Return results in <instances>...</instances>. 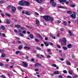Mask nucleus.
<instances>
[{
  "label": "nucleus",
  "instance_id": "obj_54",
  "mask_svg": "<svg viewBox=\"0 0 78 78\" xmlns=\"http://www.w3.org/2000/svg\"><path fill=\"white\" fill-rule=\"evenodd\" d=\"M49 44L50 45H53V43L52 42H50L49 43Z\"/></svg>",
  "mask_w": 78,
  "mask_h": 78
},
{
  "label": "nucleus",
  "instance_id": "obj_63",
  "mask_svg": "<svg viewBox=\"0 0 78 78\" xmlns=\"http://www.w3.org/2000/svg\"><path fill=\"white\" fill-rule=\"evenodd\" d=\"M2 35L3 36H4V37H5V34H2Z\"/></svg>",
  "mask_w": 78,
  "mask_h": 78
},
{
  "label": "nucleus",
  "instance_id": "obj_42",
  "mask_svg": "<svg viewBox=\"0 0 78 78\" xmlns=\"http://www.w3.org/2000/svg\"><path fill=\"white\" fill-rule=\"evenodd\" d=\"M1 77L3 78H6V77H5V76L4 75H2L1 76Z\"/></svg>",
  "mask_w": 78,
  "mask_h": 78
},
{
  "label": "nucleus",
  "instance_id": "obj_17",
  "mask_svg": "<svg viewBox=\"0 0 78 78\" xmlns=\"http://www.w3.org/2000/svg\"><path fill=\"white\" fill-rule=\"evenodd\" d=\"M62 42H67V40L66 38H63L62 40Z\"/></svg>",
  "mask_w": 78,
  "mask_h": 78
},
{
  "label": "nucleus",
  "instance_id": "obj_3",
  "mask_svg": "<svg viewBox=\"0 0 78 78\" xmlns=\"http://www.w3.org/2000/svg\"><path fill=\"white\" fill-rule=\"evenodd\" d=\"M22 64L23 65V66L24 67H28V63H27L26 62H22Z\"/></svg>",
  "mask_w": 78,
  "mask_h": 78
},
{
  "label": "nucleus",
  "instance_id": "obj_52",
  "mask_svg": "<svg viewBox=\"0 0 78 78\" xmlns=\"http://www.w3.org/2000/svg\"><path fill=\"white\" fill-rule=\"evenodd\" d=\"M36 56H37V57H38V58H40V55L38 54H37L36 55Z\"/></svg>",
  "mask_w": 78,
  "mask_h": 78
},
{
  "label": "nucleus",
  "instance_id": "obj_23",
  "mask_svg": "<svg viewBox=\"0 0 78 78\" xmlns=\"http://www.w3.org/2000/svg\"><path fill=\"white\" fill-rule=\"evenodd\" d=\"M24 49H27V50H30V48L25 46L24 47Z\"/></svg>",
  "mask_w": 78,
  "mask_h": 78
},
{
  "label": "nucleus",
  "instance_id": "obj_25",
  "mask_svg": "<svg viewBox=\"0 0 78 78\" xmlns=\"http://www.w3.org/2000/svg\"><path fill=\"white\" fill-rule=\"evenodd\" d=\"M42 2V0H38L37 2L38 3H41Z\"/></svg>",
  "mask_w": 78,
  "mask_h": 78
},
{
  "label": "nucleus",
  "instance_id": "obj_64",
  "mask_svg": "<svg viewBox=\"0 0 78 78\" xmlns=\"http://www.w3.org/2000/svg\"><path fill=\"white\" fill-rule=\"evenodd\" d=\"M1 16L2 17H3L4 16V14L3 13H1Z\"/></svg>",
  "mask_w": 78,
  "mask_h": 78
},
{
  "label": "nucleus",
  "instance_id": "obj_9",
  "mask_svg": "<svg viewBox=\"0 0 78 78\" xmlns=\"http://www.w3.org/2000/svg\"><path fill=\"white\" fill-rule=\"evenodd\" d=\"M67 47L68 48H72V44H69L67 45Z\"/></svg>",
  "mask_w": 78,
  "mask_h": 78
},
{
  "label": "nucleus",
  "instance_id": "obj_2",
  "mask_svg": "<svg viewBox=\"0 0 78 78\" xmlns=\"http://www.w3.org/2000/svg\"><path fill=\"white\" fill-rule=\"evenodd\" d=\"M25 4V1L21 0L19 2V5L20 6H23Z\"/></svg>",
  "mask_w": 78,
  "mask_h": 78
},
{
  "label": "nucleus",
  "instance_id": "obj_10",
  "mask_svg": "<svg viewBox=\"0 0 78 78\" xmlns=\"http://www.w3.org/2000/svg\"><path fill=\"white\" fill-rule=\"evenodd\" d=\"M66 64H67V65H69V66H70V65H71L70 62V61H69L68 60L66 61Z\"/></svg>",
  "mask_w": 78,
  "mask_h": 78
},
{
  "label": "nucleus",
  "instance_id": "obj_48",
  "mask_svg": "<svg viewBox=\"0 0 78 78\" xmlns=\"http://www.w3.org/2000/svg\"><path fill=\"white\" fill-rule=\"evenodd\" d=\"M47 57L48 58H51V56L49 55H47Z\"/></svg>",
  "mask_w": 78,
  "mask_h": 78
},
{
  "label": "nucleus",
  "instance_id": "obj_62",
  "mask_svg": "<svg viewBox=\"0 0 78 78\" xmlns=\"http://www.w3.org/2000/svg\"><path fill=\"white\" fill-rule=\"evenodd\" d=\"M35 14H36V15H37V16H38L39 15V14L38 13H37V12H35Z\"/></svg>",
  "mask_w": 78,
  "mask_h": 78
},
{
  "label": "nucleus",
  "instance_id": "obj_20",
  "mask_svg": "<svg viewBox=\"0 0 78 78\" xmlns=\"http://www.w3.org/2000/svg\"><path fill=\"white\" fill-rule=\"evenodd\" d=\"M61 44L62 45H63V46L66 45V42H64L63 43H61Z\"/></svg>",
  "mask_w": 78,
  "mask_h": 78
},
{
  "label": "nucleus",
  "instance_id": "obj_21",
  "mask_svg": "<svg viewBox=\"0 0 78 78\" xmlns=\"http://www.w3.org/2000/svg\"><path fill=\"white\" fill-rule=\"evenodd\" d=\"M56 3L55 2H54V3L52 4V6L54 7H55V6H56Z\"/></svg>",
  "mask_w": 78,
  "mask_h": 78
},
{
  "label": "nucleus",
  "instance_id": "obj_43",
  "mask_svg": "<svg viewBox=\"0 0 78 78\" xmlns=\"http://www.w3.org/2000/svg\"><path fill=\"white\" fill-rule=\"evenodd\" d=\"M35 41L36 42H39V40L36 38L35 39Z\"/></svg>",
  "mask_w": 78,
  "mask_h": 78
},
{
  "label": "nucleus",
  "instance_id": "obj_33",
  "mask_svg": "<svg viewBox=\"0 0 78 78\" xmlns=\"http://www.w3.org/2000/svg\"><path fill=\"white\" fill-rule=\"evenodd\" d=\"M52 66V67H56V66H57L56 64H53L52 65H51Z\"/></svg>",
  "mask_w": 78,
  "mask_h": 78
},
{
  "label": "nucleus",
  "instance_id": "obj_37",
  "mask_svg": "<svg viewBox=\"0 0 78 78\" xmlns=\"http://www.w3.org/2000/svg\"><path fill=\"white\" fill-rule=\"evenodd\" d=\"M10 23V22L9 21V20H7V24H9Z\"/></svg>",
  "mask_w": 78,
  "mask_h": 78
},
{
  "label": "nucleus",
  "instance_id": "obj_41",
  "mask_svg": "<svg viewBox=\"0 0 78 78\" xmlns=\"http://www.w3.org/2000/svg\"><path fill=\"white\" fill-rule=\"evenodd\" d=\"M67 12L68 14H72V12L71 11H67Z\"/></svg>",
  "mask_w": 78,
  "mask_h": 78
},
{
  "label": "nucleus",
  "instance_id": "obj_53",
  "mask_svg": "<svg viewBox=\"0 0 78 78\" xmlns=\"http://www.w3.org/2000/svg\"><path fill=\"white\" fill-rule=\"evenodd\" d=\"M60 30L61 31H64V29L63 28H61Z\"/></svg>",
  "mask_w": 78,
  "mask_h": 78
},
{
  "label": "nucleus",
  "instance_id": "obj_51",
  "mask_svg": "<svg viewBox=\"0 0 78 78\" xmlns=\"http://www.w3.org/2000/svg\"><path fill=\"white\" fill-rule=\"evenodd\" d=\"M58 77L59 78H62V76L59 75V76H58Z\"/></svg>",
  "mask_w": 78,
  "mask_h": 78
},
{
  "label": "nucleus",
  "instance_id": "obj_34",
  "mask_svg": "<svg viewBox=\"0 0 78 78\" xmlns=\"http://www.w3.org/2000/svg\"><path fill=\"white\" fill-rule=\"evenodd\" d=\"M5 15L8 17H11V15H9L8 13H5Z\"/></svg>",
  "mask_w": 78,
  "mask_h": 78
},
{
  "label": "nucleus",
  "instance_id": "obj_15",
  "mask_svg": "<svg viewBox=\"0 0 78 78\" xmlns=\"http://www.w3.org/2000/svg\"><path fill=\"white\" fill-rule=\"evenodd\" d=\"M50 36H51V37L52 39H56V37H55L53 36V35H52V34H50Z\"/></svg>",
  "mask_w": 78,
  "mask_h": 78
},
{
  "label": "nucleus",
  "instance_id": "obj_40",
  "mask_svg": "<svg viewBox=\"0 0 78 78\" xmlns=\"http://www.w3.org/2000/svg\"><path fill=\"white\" fill-rule=\"evenodd\" d=\"M20 36H21V37H22L23 36V34L22 33H20Z\"/></svg>",
  "mask_w": 78,
  "mask_h": 78
},
{
  "label": "nucleus",
  "instance_id": "obj_22",
  "mask_svg": "<svg viewBox=\"0 0 78 78\" xmlns=\"http://www.w3.org/2000/svg\"><path fill=\"white\" fill-rule=\"evenodd\" d=\"M50 20L51 22H53L54 20V19L52 17H50Z\"/></svg>",
  "mask_w": 78,
  "mask_h": 78
},
{
  "label": "nucleus",
  "instance_id": "obj_59",
  "mask_svg": "<svg viewBox=\"0 0 78 78\" xmlns=\"http://www.w3.org/2000/svg\"><path fill=\"white\" fill-rule=\"evenodd\" d=\"M40 10L41 11H42V10H43V8L41 7L40 8Z\"/></svg>",
  "mask_w": 78,
  "mask_h": 78
},
{
  "label": "nucleus",
  "instance_id": "obj_57",
  "mask_svg": "<svg viewBox=\"0 0 78 78\" xmlns=\"http://www.w3.org/2000/svg\"><path fill=\"white\" fill-rule=\"evenodd\" d=\"M3 66V64L0 63V66Z\"/></svg>",
  "mask_w": 78,
  "mask_h": 78
},
{
  "label": "nucleus",
  "instance_id": "obj_45",
  "mask_svg": "<svg viewBox=\"0 0 78 78\" xmlns=\"http://www.w3.org/2000/svg\"><path fill=\"white\" fill-rule=\"evenodd\" d=\"M63 72L64 73H67V71H66V70H64L63 71Z\"/></svg>",
  "mask_w": 78,
  "mask_h": 78
},
{
  "label": "nucleus",
  "instance_id": "obj_61",
  "mask_svg": "<svg viewBox=\"0 0 78 78\" xmlns=\"http://www.w3.org/2000/svg\"><path fill=\"white\" fill-rule=\"evenodd\" d=\"M35 71L36 72H37V71H39V69H35Z\"/></svg>",
  "mask_w": 78,
  "mask_h": 78
},
{
  "label": "nucleus",
  "instance_id": "obj_26",
  "mask_svg": "<svg viewBox=\"0 0 78 78\" xmlns=\"http://www.w3.org/2000/svg\"><path fill=\"white\" fill-rule=\"evenodd\" d=\"M62 48L64 49L65 50H67V48L66 47H65L64 46H63L62 47Z\"/></svg>",
  "mask_w": 78,
  "mask_h": 78
},
{
  "label": "nucleus",
  "instance_id": "obj_39",
  "mask_svg": "<svg viewBox=\"0 0 78 78\" xmlns=\"http://www.w3.org/2000/svg\"><path fill=\"white\" fill-rule=\"evenodd\" d=\"M18 9L19 10H21V9H23V7H18Z\"/></svg>",
  "mask_w": 78,
  "mask_h": 78
},
{
  "label": "nucleus",
  "instance_id": "obj_16",
  "mask_svg": "<svg viewBox=\"0 0 78 78\" xmlns=\"http://www.w3.org/2000/svg\"><path fill=\"white\" fill-rule=\"evenodd\" d=\"M68 33H69V35L70 36H74V34H72V32L70 31H69Z\"/></svg>",
  "mask_w": 78,
  "mask_h": 78
},
{
  "label": "nucleus",
  "instance_id": "obj_18",
  "mask_svg": "<svg viewBox=\"0 0 78 78\" xmlns=\"http://www.w3.org/2000/svg\"><path fill=\"white\" fill-rule=\"evenodd\" d=\"M54 73L55 75H58V74H59V72L58 71H56L54 72Z\"/></svg>",
  "mask_w": 78,
  "mask_h": 78
},
{
  "label": "nucleus",
  "instance_id": "obj_44",
  "mask_svg": "<svg viewBox=\"0 0 78 78\" xmlns=\"http://www.w3.org/2000/svg\"><path fill=\"white\" fill-rule=\"evenodd\" d=\"M27 33V31L25 30H23V32H22V33H23V34H25Z\"/></svg>",
  "mask_w": 78,
  "mask_h": 78
},
{
  "label": "nucleus",
  "instance_id": "obj_30",
  "mask_svg": "<svg viewBox=\"0 0 78 78\" xmlns=\"http://www.w3.org/2000/svg\"><path fill=\"white\" fill-rule=\"evenodd\" d=\"M25 14L27 15H30V13L28 12L27 11L26 12H25Z\"/></svg>",
  "mask_w": 78,
  "mask_h": 78
},
{
  "label": "nucleus",
  "instance_id": "obj_1",
  "mask_svg": "<svg viewBox=\"0 0 78 78\" xmlns=\"http://www.w3.org/2000/svg\"><path fill=\"white\" fill-rule=\"evenodd\" d=\"M50 17L48 15L44 16H43V18L47 21H49V20H50Z\"/></svg>",
  "mask_w": 78,
  "mask_h": 78
},
{
  "label": "nucleus",
  "instance_id": "obj_27",
  "mask_svg": "<svg viewBox=\"0 0 78 78\" xmlns=\"http://www.w3.org/2000/svg\"><path fill=\"white\" fill-rule=\"evenodd\" d=\"M66 2V0H60V2H63V3H65Z\"/></svg>",
  "mask_w": 78,
  "mask_h": 78
},
{
  "label": "nucleus",
  "instance_id": "obj_35",
  "mask_svg": "<svg viewBox=\"0 0 78 78\" xmlns=\"http://www.w3.org/2000/svg\"><path fill=\"white\" fill-rule=\"evenodd\" d=\"M71 7H72V8H74V7H75V5L74 4L72 5H70Z\"/></svg>",
  "mask_w": 78,
  "mask_h": 78
},
{
  "label": "nucleus",
  "instance_id": "obj_36",
  "mask_svg": "<svg viewBox=\"0 0 78 78\" xmlns=\"http://www.w3.org/2000/svg\"><path fill=\"white\" fill-rule=\"evenodd\" d=\"M5 3L4 1L2 0L0 1V4H2V3Z\"/></svg>",
  "mask_w": 78,
  "mask_h": 78
},
{
  "label": "nucleus",
  "instance_id": "obj_19",
  "mask_svg": "<svg viewBox=\"0 0 78 78\" xmlns=\"http://www.w3.org/2000/svg\"><path fill=\"white\" fill-rule=\"evenodd\" d=\"M6 56V54H2L1 55V57L2 58H4Z\"/></svg>",
  "mask_w": 78,
  "mask_h": 78
},
{
  "label": "nucleus",
  "instance_id": "obj_13",
  "mask_svg": "<svg viewBox=\"0 0 78 78\" xmlns=\"http://www.w3.org/2000/svg\"><path fill=\"white\" fill-rule=\"evenodd\" d=\"M44 43L45 45H46V46H47V47H48V46L49 45V44H48V43H47V42H46L45 41L44 42Z\"/></svg>",
  "mask_w": 78,
  "mask_h": 78
},
{
  "label": "nucleus",
  "instance_id": "obj_5",
  "mask_svg": "<svg viewBox=\"0 0 78 78\" xmlns=\"http://www.w3.org/2000/svg\"><path fill=\"white\" fill-rule=\"evenodd\" d=\"M35 67H41V66H42V65H41V64L39 63H37L35 64Z\"/></svg>",
  "mask_w": 78,
  "mask_h": 78
},
{
  "label": "nucleus",
  "instance_id": "obj_50",
  "mask_svg": "<svg viewBox=\"0 0 78 78\" xmlns=\"http://www.w3.org/2000/svg\"><path fill=\"white\" fill-rule=\"evenodd\" d=\"M14 32L15 33H17L18 32H17V30H14Z\"/></svg>",
  "mask_w": 78,
  "mask_h": 78
},
{
  "label": "nucleus",
  "instance_id": "obj_46",
  "mask_svg": "<svg viewBox=\"0 0 78 78\" xmlns=\"http://www.w3.org/2000/svg\"><path fill=\"white\" fill-rule=\"evenodd\" d=\"M58 8H62V6H58Z\"/></svg>",
  "mask_w": 78,
  "mask_h": 78
},
{
  "label": "nucleus",
  "instance_id": "obj_11",
  "mask_svg": "<svg viewBox=\"0 0 78 78\" xmlns=\"http://www.w3.org/2000/svg\"><path fill=\"white\" fill-rule=\"evenodd\" d=\"M15 27L16 28H21V26L19 24L16 25H15Z\"/></svg>",
  "mask_w": 78,
  "mask_h": 78
},
{
  "label": "nucleus",
  "instance_id": "obj_29",
  "mask_svg": "<svg viewBox=\"0 0 78 78\" xmlns=\"http://www.w3.org/2000/svg\"><path fill=\"white\" fill-rule=\"evenodd\" d=\"M63 24L65 26H66V25H67V22L66 21H64V22H63Z\"/></svg>",
  "mask_w": 78,
  "mask_h": 78
},
{
  "label": "nucleus",
  "instance_id": "obj_24",
  "mask_svg": "<svg viewBox=\"0 0 78 78\" xmlns=\"http://www.w3.org/2000/svg\"><path fill=\"white\" fill-rule=\"evenodd\" d=\"M1 28L2 30H5V27L3 26H2L1 27Z\"/></svg>",
  "mask_w": 78,
  "mask_h": 78
},
{
  "label": "nucleus",
  "instance_id": "obj_28",
  "mask_svg": "<svg viewBox=\"0 0 78 78\" xmlns=\"http://www.w3.org/2000/svg\"><path fill=\"white\" fill-rule=\"evenodd\" d=\"M54 2V0H51L50 1V3H51V4H52Z\"/></svg>",
  "mask_w": 78,
  "mask_h": 78
},
{
  "label": "nucleus",
  "instance_id": "obj_38",
  "mask_svg": "<svg viewBox=\"0 0 78 78\" xmlns=\"http://www.w3.org/2000/svg\"><path fill=\"white\" fill-rule=\"evenodd\" d=\"M36 48L38 50H41V48L39 47H36Z\"/></svg>",
  "mask_w": 78,
  "mask_h": 78
},
{
  "label": "nucleus",
  "instance_id": "obj_12",
  "mask_svg": "<svg viewBox=\"0 0 78 78\" xmlns=\"http://www.w3.org/2000/svg\"><path fill=\"white\" fill-rule=\"evenodd\" d=\"M38 36H39V38H40L41 39H43V38L39 34H38Z\"/></svg>",
  "mask_w": 78,
  "mask_h": 78
},
{
  "label": "nucleus",
  "instance_id": "obj_56",
  "mask_svg": "<svg viewBox=\"0 0 78 78\" xmlns=\"http://www.w3.org/2000/svg\"><path fill=\"white\" fill-rule=\"evenodd\" d=\"M47 51H48V52H51V51H50V49H47Z\"/></svg>",
  "mask_w": 78,
  "mask_h": 78
},
{
  "label": "nucleus",
  "instance_id": "obj_60",
  "mask_svg": "<svg viewBox=\"0 0 78 78\" xmlns=\"http://www.w3.org/2000/svg\"><path fill=\"white\" fill-rule=\"evenodd\" d=\"M57 47L58 48H61V46L59 45H57Z\"/></svg>",
  "mask_w": 78,
  "mask_h": 78
},
{
  "label": "nucleus",
  "instance_id": "obj_8",
  "mask_svg": "<svg viewBox=\"0 0 78 78\" xmlns=\"http://www.w3.org/2000/svg\"><path fill=\"white\" fill-rule=\"evenodd\" d=\"M71 16L73 19H75V18H76V15H75V14H72L71 15Z\"/></svg>",
  "mask_w": 78,
  "mask_h": 78
},
{
  "label": "nucleus",
  "instance_id": "obj_14",
  "mask_svg": "<svg viewBox=\"0 0 78 78\" xmlns=\"http://www.w3.org/2000/svg\"><path fill=\"white\" fill-rule=\"evenodd\" d=\"M22 47H23V46H22V45H21L19 46V47L18 48L19 49V50H21L22 48Z\"/></svg>",
  "mask_w": 78,
  "mask_h": 78
},
{
  "label": "nucleus",
  "instance_id": "obj_7",
  "mask_svg": "<svg viewBox=\"0 0 78 78\" xmlns=\"http://www.w3.org/2000/svg\"><path fill=\"white\" fill-rule=\"evenodd\" d=\"M35 22L36 23V24L37 25H39L40 23V22H39V21L37 19H36L35 20Z\"/></svg>",
  "mask_w": 78,
  "mask_h": 78
},
{
  "label": "nucleus",
  "instance_id": "obj_6",
  "mask_svg": "<svg viewBox=\"0 0 78 78\" xmlns=\"http://www.w3.org/2000/svg\"><path fill=\"white\" fill-rule=\"evenodd\" d=\"M24 4L26 6H29L30 5V3L27 1H24Z\"/></svg>",
  "mask_w": 78,
  "mask_h": 78
},
{
  "label": "nucleus",
  "instance_id": "obj_4",
  "mask_svg": "<svg viewBox=\"0 0 78 78\" xmlns=\"http://www.w3.org/2000/svg\"><path fill=\"white\" fill-rule=\"evenodd\" d=\"M12 11V12H15V11L16 10V8L15 7H12L11 8Z\"/></svg>",
  "mask_w": 78,
  "mask_h": 78
},
{
  "label": "nucleus",
  "instance_id": "obj_32",
  "mask_svg": "<svg viewBox=\"0 0 78 78\" xmlns=\"http://www.w3.org/2000/svg\"><path fill=\"white\" fill-rule=\"evenodd\" d=\"M30 38L31 39H33L34 37L33 35L30 34Z\"/></svg>",
  "mask_w": 78,
  "mask_h": 78
},
{
  "label": "nucleus",
  "instance_id": "obj_47",
  "mask_svg": "<svg viewBox=\"0 0 78 78\" xmlns=\"http://www.w3.org/2000/svg\"><path fill=\"white\" fill-rule=\"evenodd\" d=\"M69 73L70 74V75H72V71L70 70L69 71Z\"/></svg>",
  "mask_w": 78,
  "mask_h": 78
},
{
  "label": "nucleus",
  "instance_id": "obj_58",
  "mask_svg": "<svg viewBox=\"0 0 78 78\" xmlns=\"http://www.w3.org/2000/svg\"><path fill=\"white\" fill-rule=\"evenodd\" d=\"M67 78H72V77H71V76H67Z\"/></svg>",
  "mask_w": 78,
  "mask_h": 78
},
{
  "label": "nucleus",
  "instance_id": "obj_49",
  "mask_svg": "<svg viewBox=\"0 0 78 78\" xmlns=\"http://www.w3.org/2000/svg\"><path fill=\"white\" fill-rule=\"evenodd\" d=\"M19 51H16V55H18L19 54Z\"/></svg>",
  "mask_w": 78,
  "mask_h": 78
},
{
  "label": "nucleus",
  "instance_id": "obj_31",
  "mask_svg": "<svg viewBox=\"0 0 78 78\" xmlns=\"http://www.w3.org/2000/svg\"><path fill=\"white\" fill-rule=\"evenodd\" d=\"M11 7H12V6L11 5H10L8 6H7V8L8 9H9V8H11Z\"/></svg>",
  "mask_w": 78,
  "mask_h": 78
},
{
  "label": "nucleus",
  "instance_id": "obj_55",
  "mask_svg": "<svg viewBox=\"0 0 78 78\" xmlns=\"http://www.w3.org/2000/svg\"><path fill=\"white\" fill-rule=\"evenodd\" d=\"M4 51V50L2 49V50H0V52L2 53V52H3Z\"/></svg>",
  "mask_w": 78,
  "mask_h": 78
}]
</instances>
